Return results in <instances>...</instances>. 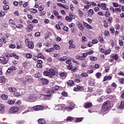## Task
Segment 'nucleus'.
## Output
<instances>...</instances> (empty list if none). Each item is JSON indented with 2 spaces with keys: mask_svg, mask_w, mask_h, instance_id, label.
Listing matches in <instances>:
<instances>
[{
  "mask_svg": "<svg viewBox=\"0 0 124 124\" xmlns=\"http://www.w3.org/2000/svg\"><path fill=\"white\" fill-rule=\"evenodd\" d=\"M110 102L109 101L105 102L102 106V111L107 113V111L110 109Z\"/></svg>",
  "mask_w": 124,
  "mask_h": 124,
  "instance_id": "obj_1",
  "label": "nucleus"
},
{
  "mask_svg": "<svg viewBox=\"0 0 124 124\" xmlns=\"http://www.w3.org/2000/svg\"><path fill=\"white\" fill-rule=\"evenodd\" d=\"M74 108H75V104L70 101H68L66 106L64 107V110H67V111H71V110H73Z\"/></svg>",
  "mask_w": 124,
  "mask_h": 124,
  "instance_id": "obj_2",
  "label": "nucleus"
},
{
  "mask_svg": "<svg viewBox=\"0 0 124 124\" xmlns=\"http://www.w3.org/2000/svg\"><path fill=\"white\" fill-rule=\"evenodd\" d=\"M41 93H49L48 95H43L44 98V100H46V99H48L47 97H50L51 96V92L49 90V89H47L46 87H44L42 89V91H41Z\"/></svg>",
  "mask_w": 124,
  "mask_h": 124,
  "instance_id": "obj_3",
  "label": "nucleus"
},
{
  "mask_svg": "<svg viewBox=\"0 0 124 124\" xmlns=\"http://www.w3.org/2000/svg\"><path fill=\"white\" fill-rule=\"evenodd\" d=\"M25 44L27 45V47L29 48V49H33V47H34L33 43H32L31 41H30L29 39L25 40Z\"/></svg>",
  "mask_w": 124,
  "mask_h": 124,
  "instance_id": "obj_4",
  "label": "nucleus"
},
{
  "mask_svg": "<svg viewBox=\"0 0 124 124\" xmlns=\"http://www.w3.org/2000/svg\"><path fill=\"white\" fill-rule=\"evenodd\" d=\"M37 99V98H36L34 95H31L28 97L26 100L29 102H34V101H35Z\"/></svg>",
  "mask_w": 124,
  "mask_h": 124,
  "instance_id": "obj_5",
  "label": "nucleus"
},
{
  "mask_svg": "<svg viewBox=\"0 0 124 124\" xmlns=\"http://www.w3.org/2000/svg\"><path fill=\"white\" fill-rule=\"evenodd\" d=\"M97 6L100 7L102 10H108V8H107V5L105 3H102L101 4L98 3L97 5Z\"/></svg>",
  "mask_w": 124,
  "mask_h": 124,
  "instance_id": "obj_6",
  "label": "nucleus"
},
{
  "mask_svg": "<svg viewBox=\"0 0 124 124\" xmlns=\"http://www.w3.org/2000/svg\"><path fill=\"white\" fill-rule=\"evenodd\" d=\"M0 62L3 64H6L8 62V58L0 57Z\"/></svg>",
  "mask_w": 124,
  "mask_h": 124,
  "instance_id": "obj_7",
  "label": "nucleus"
},
{
  "mask_svg": "<svg viewBox=\"0 0 124 124\" xmlns=\"http://www.w3.org/2000/svg\"><path fill=\"white\" fill-rule=\"evenodd\" d=\"M33 82H34L33 79L29 78L26 80H24L23 83L24 85H27L28 84H32Z\"/></svg>",
  "mask_w": 124,
  "mask_h": 124,
  "instance_id": "obj_8",
  "label": "nucleus"
},
{
  "mask_svg": "<svg viewBox=\"0 0 124 124\" xmlns=\"http://www.w3.org/2000/svg\"><path fill=\"white\" fill-rule=\"evenodd\" d=\"M42 110H44V108L42 106L38 105L34 106V111H41Z\"/></svg>",
  "mask_w": 124,
  "mask_h": 124,
  "instance_id": "obj_9",
  "label": "nucleus"
},
{
  "mask_svg": "<svg viewBox=\"0 0 124 124\" xmlns=\"http://www.w3.org/2000/svg\"><path fill=\"white\" fill-rule=\"evenodd\" d=\"M54 109L56 111H58V110H64V107H63V105H58L55 107Z\"/></svg>",
  "mask_w": 124,
  "mask_h": 124,
  "instance_id": "obj_10",
  "label": "nucleus"
},
{
  "mask_svg": "<svg viewBox=\"0 0 124 124\" xmlns=\"http://www.w3.org/2000/svg\"><path fill=\"white\" fill-rule=\"evenodd\" d=\"M19 111V108L18 107H13L10 109V112L11 113H16Z\"/></svg>",
  "mask_w": 124,
  "mask_h": 124,
  "instance_id": "obj_11",
  "label": "nucleus"
},
{
  "mask_svg": "<svg viewBox=\"0 0 124 124\" xmlns=\"http://www.w3.org/2000/svg\"><path fill=\"white\" fill-rule=\"evenodd\" d=\"M60 89V87L58 86H54L53 88L52 91H50V94H53V93H56L57 91Z\"/></svg>",
  "mask_w": 124,
  "mask_h": 124,
  "instance_id": "obj_12",
  "label": "nucleus"
},
{
  "mask_svg": "<svg viewBox=\"0 0 124 124\" xmlns=\"http://www.w3.org/2000/svg\"><path fill=\"white\" fill-rule=\"evenodd\" d=\"M33 26L32 24H30L26 28V31H28V32H31L33 29Z\"/></svg>",
  "mask_w": 124,
  "mask_h": 124,
  "instance_id": "obj_13",
  "label": "nucleus"
},
{
  "mask_svg": "<svg viewBox=\"0 0 124 124\" xmlns=\"http://www.w3.org/2000/svg\"><path fill=\"white\" fill-rule=\"evenodd\" d=\"M40 80L41 81V82L43 85H46L47 84H48V83L49 82L48 79H47L46 78H40Z\"/></svg>",
  "mask_w": 124,
  "mask_h": 124,
  "instance_id": "obj_14",
  "label": "nucleus"
},
{
  "mask_svg": "<svg viewBox=\"0 0 124 124\" xmlns=\"http://www.w3.org/2000/svg\"><path fill=\"white\" fill-rule=\"evenodd\" d=\"M16 69H17V68H16V66H11L8 69L7 72L10 73V72H12V71H14V70H16Z\"/></svg>",
  "mask_w": 124,
  "mask_h": 124,
  "instance_id": "obj_15",
  "label": "nucleus"
},
{
  "mask_svg": "<svg viewBox=\"0 0 124 124\" xmlns=\"http://www.w3.org/2000/svg\"><path fill=\"white\" fill-rule=\"evenodd\" d=\"M34 111V107H30L27 110H26L22 114H26V113H28V112H32Z\"/></svg>",
  "mask_w": 124,
  "mask_h": 124,
  "instance_id": "obj_16",
  "label": "nucleus"
},
{
  "mask_svg": "<svg viewBox=\"0 0 124 124\" xmlns=\"http://www.w3.org/2000/svg\"><path fill=\"white\" fill-rule=\"evenodd\" d=\"M37 64L36 66L38 68H41L42 67V64L43 63V62L41 60H38L37 61Z\"/></svg>",
  "mask_w": 124,
  "mask_h": 124,
  "instance_id": "obj_17",
  "label": "nucleus"
},
{
  "mask_svg": "<svg viewBox=\"0 0 124 124\" xmlns=\"http://www.w3.org/2000/svg\"><path fill=\"white\" fill-rule=\"evenodd\" d=\"M9 57H10L11 58H15V59H16V60H19V56L16 54L15 53H11L9 55Z\"/></svg>",
  "mask_w": 124,
  "mask_h": 124,
  "instance_id": "obj_18",
  "label": "nucleus"
},
{
  "mask_svg": "<svg viewBox=\"0 0 124 124\" xmlns=\"http://www.w3.org/2000/svg\"><path fill=\"white\" fill-rule=\"evenodd\" d=\"M83 25L85 27L88 29V30H93V27H92L89 24L85 22V21H83Z\"/></svg>",
  "mask_w": 124,
  "mask_h": 124,
  "instance_id": "obj_19",
  "label": "nucleus"
},
{
  "mask_svg": "<svg viewBox=\"0 0 124 124\" xmlns=\"http://www.w3.org/2000/svg\"><path fill=\"white\" fill-rule=\"evenodd\" d=\"M49 77H52V76H54L56 74V73H55V70H54L53 69H49Z\"/></svg>",
  "mask_w": 124,
  "mask_h": 124,
  "instance_id": "obj_20",
  "label": "nucleus"
},
{
  "mask_svg": "<svg viewBox=\"0 0 124 124\" xmlns=\"http://www.w3.org/2000/svg\"><path fill=\"white\" fill-rule=\"evenodd\" d=\"M67 66V68H68V69H69L70 70H71V69L72 70H76V67H73L72 66V64H68L66 65Z\"/></svg>",
  "mask_w": 124,
  "mask_h": 124,
  "instance_id": "obj_21",
  "label": "nucleus"
},
{
  "mask_svg": "<svg viewBox=\"0 0 124 124\" xmlns=\"http://www.w3.org/2000/svg\"><path fill=\"white\" fill-rule=\"evenodd\" d=\"M94 12L93 11V9H90L88 12V15L89 17H92V16L93 15Z\"/></svg>",
  "mask_w": 124,
  "mask_h": 124,
  "instance_id": "obj_22",
  "label": "nucleus"
},
{
  "mask_svg": "<svg viewBox=\"0 0 124 124\" xmlns=\"http://www.w3.org/2000/svg\"><path fill=\"white\" fill-rule=\"evenodd\" d=\"M67 84L69 87H72V86H74V81L72 80H70L67 82Z\"/></svg>",
  "mask_w": 124,
  "mask_h": 124,
  "instance_id": "obj_23",
  "label": "nucleus"
},
{
  "mask_svg": "<svg viewBox=\"0 0 124 124\" xmlns=\"http://www.w3.org/2000/svg\"><path fill=\"white\" fill-rule=\"evenodd\" d=\"M83 86H77V88H75L74 91L75 92H78V91H82L83 90Z\"/></svg>",
  "mask_w": 124,
  "mask_h": 124,
  "instance_id": "obj_24",
  "label": "nucleus"
},
{
  "mask_svg": "<svg viewBox=\"0 0 124 124\" xmlns=\"http://www.w3.org/2000/svg\"><path fill=\"white\" fill-rule=\"evenodd\" d=\"M38 123L39 124H46V121L44 119L41 118L38 120Z\"/></svg>",
  "mask_w": 124,
  "mask_h": 124,
  "instance_id": "obj_25",
  "label": "nucleus"
},
{
  "mask_svg": "<svg viewBox=\"0 0 124 124\" xmlns=\"http://www.w3.org/2000/svg\"><path fill=\"white\" fill-rule=\"evenodd\" d=\"M59 76H61V77H63L64 78H66V76H67L66 73L64 72H59Z\"/></svg>",
  "mask_w": 124,
  "mask_h": 124,
  "instance_id": "obj_26",
  "label": "nucleus"
},
{
  "mask_svg": "<svg viewBox=\"0 0 124 124\" xmlns=\"http://www.w3.org/2000/svg\"><path fill=\"white\" fill-rule=\"evenodd\" d=\"M8 90L11 93H16V92H17V89L14 87H10Z\"/></svg>",
  "mask_w": 124,
  "mask_h": 124,
  "instance_id": "obj_27",
  "label": "nucleus"
},
{
  "mask_svg": "<svg viewBox=\"0 0 124 124\" xmlns=\"http://www.w3.org/2000/svg\"><path fill=\"white\" fill-rule=\"evenodd\" d=\"M86 3L87 5H85L84 6V9H89V8H90V7H91V6H92V4H91L89 1H87Z\"/></svg>",
  "mask_w": 124,
  "mask_h": 124,
  "instance_id": "obj_28",
  "label": "nucleus"
},
{
  "mask_svg": "<svg viewBox=\"0 0 124 124\" xmlns=\"http://www.w3.org/2000/svg\"><path fill=\"white\" fill-rule=\"evenodd\" d=\"M4 111V106L2 104L0 105V114Z\"/></svg>",
  "mask_w": 124,
  "mask_h": 124,
  "instance_id": "obj_29",
  "label": "nucleus"
},
{
  "mask_svg": "<svg viewBox=\"0 0 124 124\" xmlns=\"http://www.w3.org/2000/svg\"><path fill=\"white\" fill-rule=\"evenodd\" d=\"M111 57L113 59L115 60V61H118V59H119V56L117 54H112Z\"/></svg>",
  "mask_w": 124,
  "mask_h": 124,
  "instance_id": "obj_30",
  "label": "nucleus"
},
{
  "mask_svg": "<svg viewBox=\"0 0 124 124\" xmlns=\"http://www.w3.org/2000/svg\"><path fill=\"white\" fill-rule=\"evenodd\" d=\"M9 24H10V25H11L13 27V26H15L16 25V24L15 23V22H14V21H13L11 19L9 20Z\"/></svg>",
  "mask_w": 124,
  "mask_h": 124,
  "instance_id": "obj_31",
  "label": "nucleus"
},
{
  "mask_svg": "<svg viewBox=\"0 0 124 124\" xmlns=\"http://www.w3.org/2000/svg\"><path fill=\"white\" fill-rule=\"evenodd\" d=\"M14 29H16V28L17 29H21V28H23V26L22 24H18V25H16L13 26Z\"/></svg>",
  "mask_w": 124,
  "mask_h": 124,
  "instance_id": "obj_32",
  "label": "nucleus"
},
{
  "mask_svg": "<svg viewBox=\"0 0 124 124\" xmlns=\"http://www.w3.org/2000/svg\"><path fill=\"white\" fill-rule=\"evenodd\" d=\"M45 51V52H47V53H50V52L54 51V48L51 47L49 49H47L46 48Z\"/></svg>",
  "mask_w": 124,
  "mask_h": 124,
  "instance_id": "obj_33",
  "label": "nucleus"
},
{
  "mask_svg": "<svg viewBox=\"0 0 124 124\" xmlns=\"http://www.w3.org/2000/svg\"><path fill=\"white\" fill-rule=\"evenodd\" d=\"M92 103H86L85 105V108H90V107H92Z\"/></svg>",
  "mask_w": 124,
  "mask_h": 124,
  "instance_id": "obj_34",
  "label": "nucleus"
},
{
  "mask_svg": "<svg viewBox=\"0 0 124 124\" xmlns=\"http://www.w3.org/2000/svg\"><path fill=\"white\" fill-rule=\"evenodd\" d=\"M73 120V117L71 116H68L65 121H66V122H72Z\"/></svg>",
  "mask_w": 124,
  "mask_h": 124,
  "instance_id": "obj_35",
  "label": "nucleus"
},
{
  "mask_svg": "<svg viewBox=\"0 0 124 124\" xmlns=\"http://www.w3.org/2000/svg\"><path fill=\"white\" fill-rule=\"evenodd\" d=\"M16 48L17 49H22V48H23V46H22L21 43H17Z\"/></svg>",
  "mask_w": 124,
  "mask_h": 124,
  "instance_id": "obj_36",
  "label": "nucleus"
},
{
  "mask_svg": "<svg viewBox=\"0 0 124 124\" xmlns=\"http://www.w3.org/2000/svg\"><path fill=\"white\" fill-rule=\"evenodd\" d=\"M119 109H121L122 110H123V109H124V101H122L121 102V104L119 107Z\"/></svg>",
  "mask_w": 124,
  "mask_h": 124,
  "instance_id": "obj_37",
  "label": "nucleus"
},
{
  "mask_svg": "<svg viewBox=\"0 0 124 124\" xmlns=\"http://www.w3.org/2000/svg\"><path fill=\"white\" fill-rule=\"evenodd\" d=\"M104 34L105 36H107V37H108L110 36L109 31H107V30H106L105 31H104Z\"/></svg>",
  "mask_w": 124,
  "mask_h": 124,
  "instance_id": "obj_38",
  "label": "nucleus"
},
{
  "mask_svg": "<svg viewBox=\"0 0 124 124\" xmlns=\"http://www.w3.org/2000/svg\"><path fill=\"white\" fill-rule=\"evenodd\" d=\"M29 11L31 13H37V10L35 9H30Z\"/></svg>",
  "mask_w": 124,
  "mask_h": 124,
  "instance_id": "obj_39",
  "label": "nucleus"
},
{
  "mask_svg": "<svg viewBox=\"0 0 124 124\" xmlns=\"http://www.w3.org/2000/svg\"><path fill=\"white\" fill-rule=\"evenodd\" d=\"M89 67H90V68H94V67H95V68L97 69V68H99V65L96 64L95 65V66L91 65Z\"/></svg>",
  "mask_w": 124,
  "mask_h": 124,
  "instance_id": "obj_40",
  "label": "nucleus"
},
{
  "mask_svg": "<svg viewBox=\"0 0 124 124\" xmlns=\"http://www.w3.org/2000/svg\"><path fill=\"white\" fill-rule=\"evenodd\" d=\"M54 49H55V50H60L61 46L59 45H55L54 46Z\"/></svg>",
  "mask_w": 124,
  "mask_h": 124,
  "instance_id": "obj_41",
  "label": "nucleus"
},
{
  "mask_svg": "<svg viewBox=\"0 0 124 124\" xmlns=\"http://www.w3.org/2000/svg\"><path fill=\"white\" fill-rule=\"evenodd\" d=\"M84 118L83 117L82 118H78L76 119V123H80V122H82V121H83V119Z\"/></svg>",
  "mask_w": 124,
  "mask_h": 124,
  "instance_id": "obj_42",
  "label": "nucleus"
},
{
  "mask_svg": "<svg viewBox=\"0 0 124 124\" xmlns=\"http://www.w3.org/2000/svg\"><path fill=\"white\" fill-rule=\"evenodd\" d=\"M21 95H22V93H20V92H17L14 93L15 96L18 97V96H21Z\"/></svg>",
  "mask_w": 124,
  "mask_h": 124,
  "instance_id": "obj_43",
  "label": "nucleus"
},
{
  "mask_svg": "<svg viewBox=\"0 0 124 124\" xmlns=\"http://www.w3.org/2000/svg\"><path fill=\"white\" fill-rule=\"evenodd\" d=\"M15 103V101H13L12 100H9L8 101V104L10 105H12V104H14Z\"/></svg>",
  "mask_w": 124,
  "mask_h": 124,
  "instance_id": "obj_44",
  "label": "nucleus"
},
{
  "mask_svg": "<svg viewBox=\"0 0 124 124\" xmlns=\"http://www.w3.org/2000/svg\"><path fill=\"white\" fill-rule=\"evenodd\" d=\"M95 76L97 79H99L101 77V73H97L95 74Z\"/></svg>",
  "mask_w": 124,
  "mask_h": 124,
  "instance_id": "obj_45",
  "label": "nucleus"
},
{
  "mask_svg": "<svg viewBox=\"0 0 124 124\" xmlns=\"http://www.w3.org/2000/svg\"><path fill=\"white\" fill-rule=\"evenodd\" d=\"M81 77H89V75L86 73H82L81 74Z\"/></svg>",
  "mask_w": 124,
  "mask_h": 124,
  "instance_id": "obj_46",
  "label": "nucleus"
},
{
  "mask_svg": "<svg viewBox=\"0 0 124 124\" xmlns=\"http://www.w3.org/2000/svg\"><path fill=\"white\" fill-rule=\"evenodd\" d=\"M44 75H45V76H49L50 77V73L49 71L44 72Z\"/></svg>",
  "mask_w": 124,
  "mask_h": 124,
  "instance_id": "obj_47",
  "label": "nucleus"
},
{
  "mask_svg": "<svg viewBox=\"0 0 124 124\" xmlns=\"http://www.w3.org/2000/svg\"><path fill=\"white\" fill-rule=\"evenodd\" d=\"M3 9H4V10H8V9H9V6L8 5H4L3 6Z\"/></svg>",
  "mask_w": 124,
  "mask_h": 124,
  "instance_id": "obj_48",
  "label": "nucleus"
},
{
  "mask_svg": "<svg viewBox=\"0 0 124 124\" xmlns=\"http://www.w3.org/2000/svg\"><path fill=\"white\" fill-rule=\"evenodd\" d=\"M111 53L110 49H108L107 50H105L104 55H109Z\"/></svg>",
  "mask_w": 124,
  "mask_h": 124,
  "instance_id": "obj_49",
  "label": "nucleus"
},
{
  "mask_svg": "<svg viewBox=\"0 0 124 124\" xmlns=\"http://www.w3.org/2000/svg\"><path fill=\"white\" fill-rule=\"evenodd\" d=\"M98 40L101 42V43H104V39H103V37L102 36H99Z\"/></svg>",
  "mask_w": 124,
  "mask_h": 124,
  "instance_id": "obj_50",
  "label": "nucleus"
},
{
  "mask_svg": "<svg viewBox=\"0 0 124 124\" xmlns=\"http://www.w3.org/2000/svg\"><path fill=\"white\" fill-rule=\"evenodd\" d=\"M109 30L111 31L112 34H114V33H115V29H114V27H110Z\"/></svg>",
  "mask_w": 124,
  "mask_h": 124,
  "instance_id": "obj_51",
  "label": "nucleus"
},
{
  "mask_svg": "<svg viewBox=\"0 0 124 124\" xmlns=\"http://www.w3.org/2000/svg\"><path fill=\"white\" fill-rule=\"evenodd\" d=\"M72 48L73 49H75V48H76V46H75V45L74 44H72V45H70L69 46V49H72Z\"/></svg>",
  "mask_w": 124,
  "mask_h": 124,
  "instance_id": "obj_52",
  "label": "nucleus"
},
{
  "mask_svg": "<svg viewBox=\"0 0 124 124\" xmlns=\"http://www.w3.org/2000/svg\"><path fill=\"white\" fill-rule=\"evenodd\" d=\"M26 57L27 59H31L32 58V55L30 53L27 54Z\"/></svg>",
  "mask_w": 124,
  "mask_h": 124,
  "instance_id": "obj_53",
  "label": "nucleus"
},
{
  "mask_svg": "<svg viewBox=\"0 0 124 124\" xmlns=\"http://www.w3.org/2000/svg\"><path fill=\"white\" fill-rule=\"evenodd\" d=\"M65 19L66 21H68L69 22H71V21H72L69 16H66Z\"/></svg>",
  "mask_w": 124,
  "mask_h": 124,
  "instance_id": "obj_54",
  "label": "nucleus"
},
{
  "mask_svg": "<svg viewBox=\"0 0 124 124\" xmlns=\"http://www.w3.org/2000/svg\"><path fill=\"white\" fill-rule=\"evenodd\" d=\"M1 97L2 99H4V100L7 99V98H8V97L7 96V95L5 94L2 95Z\"/></svg>",
  "mask_w": 124,
  "mask_h": 124,
  "instance_id": "obj_55",
  "label": "nucleus"
},
{
  "mask_svg": "<svg viewBox=\"0 0 124 124\" xmlns=\"http://www.w3.org/2000/svg\"><path fill=\"white\" fill-rule=\"evenodd\" d=\"M108 22L109 23V24H112V23H113V17H109L108 19Z\"/></svg>",
  "mask_w": 124,
  "mask_h": 124,
  "instance_id": "obj_56",
  "label": "nucleus"
},
{
  "mask_svg": "<svg viewBox=\"0 0 124 124\" xmlns=\"http://www.w3.org/2000/svg\"><path fill=\"white\" fill-rule=\"evenodd\" d=\"M35 77L36 78H39V77H41V73H37L35 74Z\"/></svg>",
  "mask_w": 124,
  "mask_h": 124,
  "instance_id": "obj_57",
  "label": "nucleus"
},
{
  "mask_svg": "<svg viewBox=\"0 0 124 124\" xmlns=\"http://www.w3.org/2000/svg\"><path fill=\"white\" fill-rule=\"evenodd\" d=\"M78 27V29L80 30V31H84V27H83V25H82V24H80Z\"/></svg>",
  "mask_w": 124,
  "mask_h": 124,
  "instance_id": "obj_58",
  "label": "nucleus"
},
{
  "mask_svg": "<svg viewBox=\"0 0 124 124\" xmlns=\"http://www.w3.org/2000/svg\"><path fill=\"white\" fill-rule=\"evenodd\" d=\"M44 10V7L43 5H41L38 9V11L40 12L43 11Z\"/></svg>",
  "mask_w": 124,
  "mask_h": 124,
  "instance_id": "obj_59",
  "label": "nucleus"
},
{
  "mask_svg": "<svg viewBox=\"0 0 124 124\" xmlns=\"http://www.w3.org/2000/svg\"><path fill=\"white\" fill-rule=\"evenodd\" d=\"M78 13L80 17H83V12H82V11L78 10Z\"/></svg>",
  "mask_w": 124,
  "mask_h": 124,
  "instance_id": "obj_60",
  "label": "nucleus"
},
{
  "mask_svg": "<svg viewBox=\"0 0 124 124\" xmlns=\"http://www.w3.org/2000/svg\"><path fill=\"white\" fill-rule=\"evenodd\" d=\"M37 56L39 59H43L44 58V56H43L41 53H38Z\"/></svg>",
  "mask_w": 124,
  "mask_h": 124,
  "instance_id": "obj_61",
  "label": "nucleus"
},
{
  "mask_svg": "<svg viewBox=\"0 0 124 124\" xmlns=\"http://www.w3.org/2000/svg\"><path fill=\"white\" fill-rule=\"evenodd\" d=\"M66 60H67V57L64 56L62 57L60 61H62V62H64V61H66Z\"/></svg>",
  "mask_w": 124,
  "mask_h": 124,
  "instance_id": "obj_62",
  "label": "nucleus"
},
{
  "mask_svg": "<svg viewBox=\"0 0 124 124\" xmlns=\"http://www.w3.org/2000/svg\"><path fill=\"white\" fill-rule=\"evenodd\" d=\"M0 80L2 83H4L5 82V78L4 77H1Z\"/></svg>",
  "mask_w": 124,
  "mask_h": 124,
  "instance_id": "obj_63",
  "label": "nucleus"
},
{
  "mask_svg": "<svg viewBox=\"0 0 124 124\" xmlns=\"http://www.w3.org/2000/svg\"><path fill=\"white\" fill-rule=\"evenodd\" d=\"M69 16H70V18H71V19H72V21L73 19H75V16H74L71 14H70L69 15Z\"/></svg>",
  "mask_w": 124,
  "mask_h": 124,
  "instance_id": "obj_64",
  "label": "nucleus"
}]
</instances>
